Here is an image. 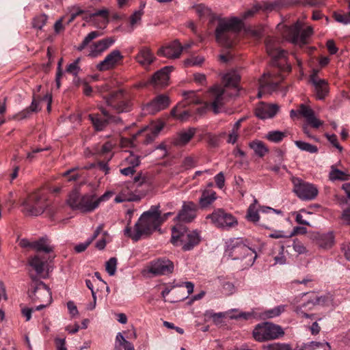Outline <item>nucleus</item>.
<instances>
[{"label":"nucleus","mask_w":350,"mask_h":350,"mask_svg":"<svg viewBox=\"0 0 350 350\" xmlns=\"http://www.w3.org/2000/svg\"><path fill=\"white\" fill-rule=\"evenodd\" d=\"M222 81L225 83V88L219 85H215L208 92V96L211 100L210 103L205 102L201 108H198L199 114L204 113L208 108H211L215 113L221 111V109L227 101L228 88H232L234 93L230 96L238 93V83L240 81V76L236 71H231L225 74L222 77Z\"/></svg>","instance_id":"nucleus-1"},{"label":"nucleus","mask_w":350,"mask_h":350,"mask_svg":"<svg viewBox=\"0 0 350 350\" xmlns=\"http://www.w3.org/2000/svg\"><path fill=\"white\" fill-rule=\"evenodd\" d=\"M161 213L158 208L150 209L144 213L135 224L134 232H131L130 227L124 230L126 236L131 237L135 241L142 237L152 234L161 225Z\"/></svg>","instance_id":"nucleus-2"},{"label":"nucleus","mask_w":350,"mask_h":350,"mask_svg":"<svg viewBox=\"0 0 350 350\" xmlns=\"http://www.w3.org/2000/svg\"><path fill=\"white\" fill-rule=\"evenodd\" d=\"M243 26V20L236 16L221 18L215 29L217 43L225 48H230L236 44L237 33Z\"/></svg>","instance_id":"nucleus-3"},{"label":"nucleus","mask_w":350,"mask_h":350,"mask_svg":"<svg viewBox=\"0 0 350 350\" xmlns=\"http://www.w3.org/2000/svg\"><path fill=\"white\" fill-rule=\"evenodd\" d=\"M224 255L234 260H241L242 267H251L257 257L254 250L247 246L242 238H233L225 244Z\"/></svg>","instance_id":"nucleus-4"},{"label":"nucleus","mask_w":350,"mask_h":350,"mask_svg":"<svg viewBox=\"0 0 350 350\" xmlns=\"http://www.w3.org/2000/svg\"><path fill=\"white\" fill-rule=\"evenodd\" d=\"M201 237L197 230H189L185 227L176 225L172 230L171 242L175 246H181L183 250H191L200 242Z\"/></svg>","instance_id":"nucleus-5"},{"label":"nucleus","mask_w":350,"mask_h":350,"mask_svg":"<svg viewBox=\"0 0 350 350\" xmlns=\"http://www.w3.org/2000/svg\"><path fill=\"white\" fill-rule=\"evenodd\" d=\"M30 278L31 281L28 290V295L33 302L42 303L36 307V310H40L51 304L52 301L51 292L49 287L38 279L36 275L30 273Z\"/></svg>","instance_id":"nucleus-6"},{"label":"nucleus","mask_w":350,"mask_h":350,"mask_svg":"<svg viewBox=\"0 0 350 350\" xmlns=\"http://www.w3.org/2000/svg\"><path fill=\"white\" fill-rule=\"evenodd\" d=\"M49 205L47 195L41 190L30 193L22 202L23 211L30 216L40 215Z\"/></svg>","instance_id":"nucleus-7"},{"label":"nucleus","mask_w":350,"mask_h":350,"mask_svg":"<svg viewBox=\"0 0 350 350\" xmlns=\"http://www.w3.org/2000/svg\"><path fill=\"white\" fill-rule=\"evenodd\" d=\"M303 23L297 21L292 26L288 27L279 24L278 29L282 31L283 37L295 44L304 45L307 43L308 38L312 34L311 27L302 29Z\"/></svg>","instance_id":"nucleus-8"},{"label":"nucleus","mask_w":350,"mask_h":350,"mask_svg":"<svg viewBox=\"0 0 350 350\" xmlns=\"http://www.w3.org/2000/svg\"><path fill=\"white\" fill-rule=\"evenodd\" d=\"M164 122L158 120L150 123L148 126L144 129L138 131L135 134L133 135L131 138L121 137L120 139V146L121 148H131L135 146L134 140L138 136H144L145 137L144 140V144H149L152 142L160 131L164 127Z\"/></svg>","instance_id":"nucleus-9"},{"label":"nucleus","mask_w":350,"mask_h":350,"mask_svg":"<svg viewBox=\"0 0 350 350\" xmlns=\"http://www.w3.org/2000/svg\"><path fill=\"white\" fill-rule=\"evenodd\" d=\"M252 334L256 341L263 342L282 337L284 335V332L279 325L271 322H264L256 325Z\"/></svg>","instance_id":"nucleus-10"},{"label":"nucleus","mask_w":350,"mask_h":350,"mask_svg":"<svg viewBox=\"0 0 350 350\" xmlns=\"http://www.w3.org/2000/svg\"><path fill=\"white\" fill-rule=\"evenodd\" d=\"M293 184V191L301 200H312L316 198L319 193L317 187L312 183L305 182L301 179H295Z\"/></svg>","instance_id":"nucleus-11"},{"label":"nucleus","mask_w":350,"mask_h":350,"mask_svg":"<svg viewBox=\"0 0 350 350\" xmlns=\"http://www.w3.org/2000/svg\"><path fill=\"white\" fill-rule=\"evenodd\" d=\"M266 49L268 55L271 56L274 61L281 60L284 63H286L287 52L282 50L279 46V42L274 38H267L266 40ZM281 70L285 72H289L291 67L289 64H286Z\"/></svg>","instance_id":"nucleus-12"},{"label":"nucleus","mask_w":350,"mask_h":350,"mask_svg":"<svg viewBox=\"0 0 350 350\" xmlns=\"http://www.w3.org/2000/svg\"><path fill=\"white\" fill-rule=\"evenodd\" d=\"M116 190L118 193L115 198L116 202L139 201L141 199V196L137 192L134 183L127 182L119 185Z\"/></svg>","instance_id":"nucleus-13"},{"label":"nucleus","mask_w":350,"mask_h":350,"mask_svg":"<svg viewBox=\"0 0 350 350\" xmlns=\"http://www.w3.org/2000/svg\"><path fill=\"white\" fill-rule=\"evenodd\" d=\"M174 269L173 262L166 258L152 260L147 267L148 272L155 276L170 274Z\"/></svg>","instance_id":"nucleus-14"},{"label":"nucleus","mask_w":350,"mask_h":350,"mask_svg":"<svg viewBox=\"0 0 350 350\" xmlns=\"http://www.w3.org/2000/svg\"><path fill=\"white\" fill-rule=\"evenodd\" d=\"M206 218L211 219L213 224L218 228H226L234 226L237 224V219L229 213L224 212L222 209H217L211 214L208 215Z\"/></svg>","instance_id":"nucleus-15"},{"label":"nucleus","mask_w":350,"mask_h":350,"mask_svg":"<svg viewBox=\"0 0 350 350\" xmlns=\"http://www.w3.org/2000/svg\"><path fill=\"white\" fill-rule=\"evenodd\" d=\"M170 103V98L165 94H160L154 98L151 101L142 106L143 114H155L156 113L166 109Z\"/></svg>","instance_id":"nucleus-16"},{"label":"nucleus","mask_w":350,"mask_h":350,"mask_svg":"<svg viewBox=\"0 0 350 350\" xmlns=\"http://www.w3.org/2000/svg\"><path fill=\"white\" fill-rule=\"evenodd\" d=\"M124 92L123 90H119L111 94V97L107 100V105L118 113L127 112L132 108L131 101L125 99Z\"/></svg>","instance_id":"nucleus-17"},{"label":"nucleus","mask_w":350,"mask_h":350,"mask_svg":"<svg viewBox=\"0 0 350 350\" xmlns=\"http://www.w3.org/2000/svg\"><path fill=\"white\" fill-rule=\"evenodd\" d=\"M68 204L72 208L82 212L88 211V198L85 193L81 192V185L76 186L68 196Z\"/></svg>","instance_id":"nucleus-18"},{"label":"nucleus","mask_w":350,"mask_h":350,"mask_svg":"<svg viewBox=\"0 0 350 350\" xmlns=\"http://www.w3.org/2000/svg\"><path fill=\"white\" fill-rule=\"evenodd\" d=\"M297 115H300L306 118L307 122L313 128L318 129L323 124V121L319 120L314 116V111L308 105L301 104L299 109H292L290 111V116L294 118Z\"/></svg>","instance_id":"nucleus-19"},{"label":"nucleus","mask_w":350,"mask_h":350,"mask_svg":"<svg viewBox=\"0 0 350 350\" xmlns=\"http://www.w3.org/2000/svg\"><path fill=\"white\" fill-rule=\"evenodd\" d=\"M284 77H275L273 75L266 73L259 80V90L258 97L261 98L266 93L270 94L274 91Z\"/></svg>","instance_id":"nucleus-20"},{"label":"nucleus","mask_w":350,"mask_h":350,"mask_svg":"<svg viewBox=\"0 0 350 350\" xmlns=\"http://www.w3.org/2000/svg\"><path fill=\"white\" fill-rule=\"evenodd\" d=\"M123 58L124 57L119 50H113L97 64L96 68L100 71L113 69L122 62Z\"/></svg>","instance_id":"nucleus-21"},{"label":"nucleus","mask_w":350,"mask_h":350,"mask_svg":"<svg viewBox=\"0 0 350 350\" xmlns=\"http://www.w3.org/2000/svg\"><path fill=\"white\" fill-rule=\"evenodd\" d=\"M28 265L31 268V270L36 272L37 275L42 278H46L48 277L47 272H45L47 267V259L44 256L36 254L29 256Z\"/></svg>","instance_id":"nucleus-22"},{"label":"nucleus","mask_w":350,"mask_h":350,"mask_svg":"<svg viewBox=\"0 0 350 350\" xmlns=\"http://www.w3.org/2000/svg\"><path fill=\"white\" fill-rule=\"evenodd\" d=\"M318 70H314L310 75V81L315 90L316 97L319 100H323L329 93L328 83L325 79L318 77Z\"/></svg>","instance_id":"nucleus-23"},{"label":"nucleus","mask_w":350,"mask_h":350,"mask_svg":"<svg viewBox=\"0 0 350 350\" xmlns=\"http://www.w3.org/2000/svg\"><path fill=\"white\" fill-rule=\"evenodd\" d=\"M321 297H315L313 299H308L300 304H297V301L294 299L291 304L293 306L294 312L300 317L312 318L313 314H309L306 312L312 310L314 306L319 304Z\"/></svg>","instance_id":"nucleus-24"},{"label":"nucleus","mask_w":350,"mask_h":350,"mask_svg":"<svg viewBox=\"0 0 350 350\" xmlns=\"http://www.w3.org/2000/svg\"><path fill=\"white\" fill-rule=\"evenodd\" d=\"M112 37L105 38L100 40L89 42V56L98 57L115 43Z\"/></svg>","instance_id":"nucleus-25"},{"label":"nucleus","mask_w":350,"mask_h":350,"mask_svg":"<svg viewBox=\"0 0 350 350\" xmlns=\"http://www.w3.org/2000/svg\"><path fill=\"white\" fill-rule=\"evenodd\" d=\"M109 22V11L106 8H103L91 12L89 10V26L92 25L99 29L106 27Z\"/></svg>","instance_id":"nucleus-26"},{"label":"nucleus","mask_w":350,"mask_h":350,"mask_svg":"<svg viewBox=\"0 0 350 350\" xmlns=\"http://www.w3.org/2000/svg\"><path fill=\"white\" fill-rule=\"evenodd\" d=\"M173 70L172 66H165L156 72L150 79V84L154 88H163L168 85L170 74Z\"/></svg>","instance_id":"nucleus-27"},{"label":"nucleus","mask_w":350,"mask_h":350,"mask_svg":"<svg viewBox=\"0 0 350 350\" xmlns=\"http://www.w3.org/2000/svg\"><path fill=\"white\" fill-rule=\"evenodd\" d=\"M197 205L192 202H185L176 219L178 221L191 222L196 217Z\"/></svg>","instance_id":"nucleus-28"},{"label":"nucleus","mask_w":350,"mask_h":350,"mask_svg":"<svg viewBox=\"0 0 350 350\" xmlns=\"http://www.w3.org/2000/svg\"><path fill=\"white\" fill-rule=\"evenodd\" d=\"M279 111V106L276 104L260 103L256 107L255 114L260 119L271 118Z\"/></svg>","instance_id":"nucleus-29"},{"label":"nucleus","mask_w":350,"mask_h":350,"mask_svg":"<svg viewBox=\"0 0 350 350\" xmlns=\"http://www.w3.org/2000/svg\"><path fill=\"white\" fill-rule=\"evenodd\" d=\"M314 240L320 248L325 250L332 249L336 243L335 235L332 231L317 233L314 237Z\"/></svg>","instance_id":"nucleus-30"},{"label":"nucleus","mask_w":350,"mask_h":350,"mask_svg":"<svg viewBox=\"0 0 350 350\" xmlns=\"http://www.w3.org/2000/svg\"><path fill=\"white\" fill-rule=\"evenodd\" d=\"M103 228L104 224H99L96 228L90 240H89L90 244L91 241L96 239V238H98V241L95 243V247L96 249L99 250H103L105 247L107 243L111 241V238L109 233L107 231L104 230Z\"/></svg>","instance_id":"nucleus-31"},{"label":"nucleus","mask_w":350,"mask_h":350,"mask_svg":"<svg viewBox=\"0 0 350 350\" xmlns=\"http://www.w3.org/2000/svg\"><path fill=\"white\" fill-rule=\"evenodd\" d=\"M103 113L104 118L89 116L96 131H103L109 122L118 123L121 121L118 117L109 116L105 111H103Z\"/></svg>","instance_id":"nucleus-32"},{"label":"nucleus","mask_w":350,"mask_h":350,"mask_svg":"<svg viewBox=\"0 0 350 350\" xmlns=\"http://www.w3.org/2000/svg\"><path fill=\"white\" fill-rule=\"evenodd\" d=\"M196 133V129L189 128L177 133L172 139L174 146H183L187 144Z\"/></svg>","instance_id":"nucleus-33"},{"label":"nucleus","mask_w":350,"mask_h":350,"mask_svg":"<svg viewBox=\"0 0 350 350\" xmlns=\"http://www.w3.org/2000/svg\"><path fill=\"white\" fill-rule=\"evenodd\" d=\"M183 50L180 42L174 40L169 44L162 47L158 52L159 55L167 58H177L180 55Z\"/></svg>","instance_id":"nucleus-34"},{"label":"nucleus","mask_w":350,"mask_h":350,"mask_svg":"<svg viewBox=\"0 0 350 350\" xmlns=\"http://www.w3.org/2000/svg\"><path fill=\"white\" fill-rule=\"evenodd\" d=\"M154 59V56L150 49L148 47H142L137 55L135 60L142 66H148Z\"/></svg>","instance_id":"nucleus-35"},{"label":"nucleus","mask_w":350,"mask_h":350,"mask_svg":"<svg viewBox=\"0 0 350 350\" xmlns=\"http://www.w3.org/2000/svg\"><path fill=\"white\" fill-rule=\"evenodd\" d=\"M217 199L216 192L212 189H204L199 200L201 208H204L212 204Z\"/></svg>","instance_id":"nucleus-36"},{"label":"nucleus","mask_w":350,"mask_h":350,"mask_svg":"<svg viewBox=\"0 0 350 350\" xmlns=\"http://www.w3.org/2000/svg\"><path fill=\"white\" fill-rule=\"evenodd\" d=\"M329 180L346 181L350 180V174L347 171L338 170L335 165H332L329 173Z\"/></svg>","instance_id":"nucleus-37"},{"label":"nucleus","mask_w":350,"mask_h":350,"mask_svg":"<svg viewBox=\"0 0 350 350\" xmlns=\"http://www.w3.org/2000/svg\"><path fill=\"white\" fill-rule=\"evenodd\" d=\"M32 249L38 252L49 254L53 252V247L49 244L47 238L42 237L37 241H33Z\"/></svg>","instance_id":"nucleus-38"},{"label":"nucleus","mask_w":350,"mask_h":350,"mask_svg":"<svg viewBox=\"0 0 350 350\" xmlns=\"http://www.w3.org/2000/svg\"><path fill=\"white\" fill-rule=\"evenodd\" d=\"M286 305H280L273 308L265 310L260 314V317L263 319L278 317L286 311Z\"/></svg>","instance_id":"nucleus-39"},{"label":"nucleus","mask_w":350,"mask_h":350,"mask_svg":"<svg viewBox=\"0 0 350 350\" xmlns=\"http://www.w3.org/2000/svg\"><path fill=\"white\" fill-rule=\"evenodd\" d=\"M297 350H331L329 342L312 341L303 343Z\"/></svg>","instance_id":"nucleus-40"},{"label":"nucleus","mask_w":350,"mask_h":350,"mask_svg":"<svg viewBox=\"0 0 350 350\" xmlns=\"http://www.w3.org/2000/svg\"><path fill=\"white\" fill-rule=\"evenodd\" d=\"M249 146L252 148L256 154L260 157H264L269 151L265 144L260 140H254L249 144Z\"/></svg>","instance_id":"nucleus-41"},{"label":"nucleus","mask_w":350,"mask_h":350,"mask_svg":"<svg viewBox=\"0 0 350 350\" xmlns=\"http://www.w3.org/2000/svg\"><path fill=\"white\" fill-rule=\"evenodd\" d=\"M245 120V118H240L233 125L231 131L229 133L227 142L229 144H235L239 137V131L241 128V122Z\"/></svg>","instance_id":"nucleus-42"},{"label":"nucleus","mask_w":350,"mask_h":350,"mask_svg":"<svg viewBox=\"0 0 350 350\" xmlns=\"http://www.w3.org/2000/svg\"><path fill=\"white\" fill-rule=\"evenodd\" d=\"M246 218L248 221L256 223L260 219L258 211L257 208V200H254V203L250 204L247 212Z\"/></svg>","instance_id":"nucleus-43"},{"label":"nucleus","mask_w":350,"mask_h":350,"mask_svg":"<svg viewBox=\"0 0 350 350\" xmlns=\"http://www.w3.org/2000/svg\"><path fill=\"white\" fill-rule=\"evenodd\" d=\"M111 195V193H105L99 198H96L95 196H92L90 198L89 197V211L96 208L101 202L108 200Z\"/></svg>","instance_id":"nucleus-44"},{"label":"nucleus","mask_w":350,"mask_h":350,"mask_svg":"<svg viewBox=\"0 0 350 350\" xmlns=\"http://www.w3.org/2000/svg\"><path fill=\"white\" fill-rule=\"evenodd\" d=\"M193 9L198 16L201 18H214L211 10L203 4L197 5Z\"/></svg>","instance_id":"nucleus-45"},{"label":"nucleus","mask_w":350,"mask_h":350,"mask_svg":"<svg viewBox=\"0 0 350 350\" xmlns=\"http://www.w3.org/2000/svg\"><path fill=\"white\" fill-rule=\"evenodd\" d=\"M286 136V133L285 132L271 131L266 134L265 138L271 142L280 143Z\"/></svg>","instance_id":"nucleus-46"},{"label":"nucleus","mask_w":350,"mask_h":350,"mask_svg":"<svg viewBox=\"0 0 350 350\" xmlns=\"http://www.w3.org/2000/svg\"><path fill=\"white\" fill-rule=\"evenodd\" d=\"M185 97V103L183 106L191 104H198L201 102V99L197 92L193 91L183 93Z\"/></svg>","instance_id":"nucleus-47"},{"label":"nucleus","mask_w":350,"mask_h":350,"mask_svg":"<svg viewBox=\"0 0 350 350\" xmlns=\"http://www.w3.org/2000/svg\"><path fill=\"white\" fill-rule=\"evenodd\" d=\"M295 144L301 150L306 151L309 153H317L319 150L317 146L303 141H295Z\"/></svg>","instance_id":"nucleus-48"},{"label":"nucleus","mask_w":350,"mask_h":350,"mask_svg":"<svg viewBox=\"0 0 350 350\" xmlns=\"http://www.w3.org/2000/svg\"><path fill=\"white\" fill-rule=\"evenodd\" d=\"M62 175L68 177V181H71L81 177L82 176V170L79 168H72L66 171Z\"/></svg>","instance_id":"nucleus-49"},{"label":"nucleus","mask_w":350,"mask_h":350,"mask_svg":"<svg viewBox=\"0 0 350 350\" xmlns=\"http://www.w3.org/2000/svg\"><path fill=\"white\" fill-rule=\"evenodd\" d=\"M123 164L135 168L140 164V158L138 156L131 153L129 156L125 158L123 161Z\"/></svg>","instance_id":"nucleus-50"},{"label":"nucleus","mask_w":350,"mask_h":350,"mask_svg":"<svg viewBox=\"0 0 350 350\" xmlns=\"http://www.w3.org/2000/svg\"><path fill=\"white\" fill-rule=\"evenodd\" d=\"M284 245H280L279 252L278 254L275 255V253L273 252L274 264L275 265H284L286 262V258L284 254Z\"/></svg>","instance_id":"nucleus-51"},{"label":"nucleus","mask_w":350,"mask_h":350,"mask_svg":"<svg viewBox=\"0 0 350 350\" xmlns=\"http://www.w3.org/2000/svg\"><path fill=\"white\" fill-rule=\"evenodd\" d=\"M144 11H142V10H135L133 13V14L130 16V25L132 28H134L140 23Z\"/></svg>","instance_id":"nucleus-52"},{"label":"nucleus","mask_w":350,"mask_h":350,"mask_svg":"<svg viewBox=\"0 0 350 350\" xmlns=\"http://www.w3.org/2000/svg\"><path fill=\"white\" fill-rule=\"evenodd\" d=\"M80 61L81 58L79 57L74 62L69 64L66 68V72L76 77L81 70L80 67L79 66Z\"/></svg>","instance_id":"nucleus-53"},{"label":"nucleus","mask_w":350,"mask_h":350,"mask_svg":"<svg viewBox=\"0 0 350 350\" xmlns=\"http://www.w3.org/2000/svg\"><path fill=\"white\" fill-rule=\"evenodd\" d=\"M117 259L114 257L109 258L106 262L105 269L109 275H113L116 271Z\"/></svg>","instance_id":"nucleus-54"},{"label":"nucleus","mask_w":350,"mask_h":350,"mask_svg":"<svg viewBox=\"0 0 350 350\" xmlns=\"http://www.w3.org/2000/svg\"><path fill=\"white\" fill-rule=\"evenodd\" d=\"M325 137L328 140V142L335 147L340 152H342L343 150V148L340 145L337 136L335 134H325Z\"/></svg>","instance_id":"nucleus-55"},{"label":"nucleus","mask_w":350,"mask_h":350,"mask_svg":"<svg viewBox=\"0 0 350 350\" xmlns=\"http://www.w3.org/2000/svg\"><path fill=\"white\" fill-rule=\"evenodd\" d=\"M293 248L294 251L298 254H306L308 252L304 244L301 241L297 239L293 240Z\"/></svg>","instance_id":"nucleus-56"},{"label":"nucleus","mask_w":350,"mask_h":350,"mask_svg":"<svg viewBox=\"0 0 350 350\" xmlns=\"http://www.w3.org/2000/svg\"><path fill=\"white\" fill-rule=\"evenodd\" d=\"M47 18L48 17L45 14H41L35 17L33 21V26L39 29H42L46 24Z\"/></svg>","instance_id":"nucleus-57"},{"label":"nucleus","mask_w":350,"mask_h":350,"mask_svg":"<svg viewBox=\"0 0 350 350\" xmlns=\"http://www.w3.org/2000/svg\"><path fill=\"white\" fill-rule=\"evenodd\" d=\"M302 213H306V214H311L310 212L307 211L305 209H301L299 212H296L294 213L295 215L296 222L299 224L310 226V223L303 218V215H301Z\"/></svg>","instance_id":"nucleus-58"},{"label":"nucleus","mask_w":350,"mask_h":350,"mask_svg":"<svg viewBox=\"0 0 350 350\" xmlns=\"http://www.w3.org/2000/svg\"><path fill=\"white\" fill-rule=\"evenodd\" d=\"M177 107H174V108H173L172 109V111L170 112L171 116L174 117L175 118H176L178 120H181V121L186 120L189 118V116H190L189 111L185 110L183 112L177 114L176 113Z\"/></svg>","instance_id":"nucleus-59"},{"label":"nucleus","mask_w":350,"mask_h":350,"mask_svg":"<svg viewBox=\"0 0 350 350\" xmlns=\"http://www.w3.org/2000/svg\"><path fill=\"white\" fill-rule=\"evenodd\" d=\"M334 17L336 21L343 23V24H349L350 23V10L348 12L345 14H335Z\"/></svg>","instance_id":"nucleus-60"},{"label":"nucleus","mask_w":350,"mask_h":350,"mask_svg":"<svg viewBox=\"0 0 350 350\" xmlns=\"http://www.w3.org/2000/svg\"><path fill=\"white\" fill-rule=\"evenodd\" d=\"M268 237L271 239H285V238H291L289 234L284 231L280 230H273L271 233L268 235Z\"/></svg>","instance_id":"nucleus-61"},{"label":"nucleus","mask_w":350,"mask_h":350,"mask_svg":"<svg viewBox=\"0 0 350 350\" xmlns=\"http://www.w3.org/2000/svg\"><path fill=\"white\" fill-rule=\"evenodd\" d=\"M66 306L70 317L76 318L79 315V311L75 302L69 301L67 302Z\"/></svg>","instance_id":"nucleus-62"},{"label":"nucleus","mask_w":350,"mask_h":350,"mask_svg":"<svg viewBox=\"0 0 350 350\" xmlns=\"http://www.w3.org/2000/svg\"><path fill=\"white\" fill-rule=\"evenodd\" d=\"M32 113H31V110L29 109L26 108L24 110L20 111L19 113L15 114L12 119L16 120H22L24 119H27L31 116Z\"/></svg>","instance_id":"nucleus-63"},{"label":"nucleus","mask_w":350,"mask_h":350,"mask_svg":"<svg viewBox=\"0 0 350 350\" xmlns=\"http://www.w3.org/2000/svg\"><path fill=\"white\" fill-rule=\"evenodd\" d=\"M204 57L202 56H196L191 57L185 61L187 66H199L204 62Z\"/></svg>","instance_id":"nucleus-64"}]
</instances>
